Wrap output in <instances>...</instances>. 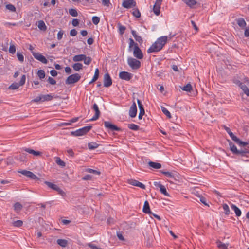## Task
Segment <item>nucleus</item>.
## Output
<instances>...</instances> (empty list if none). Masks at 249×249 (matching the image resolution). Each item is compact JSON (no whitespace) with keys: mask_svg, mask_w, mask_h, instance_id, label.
Listing matches in <instances>:
<instances>
[{"mask_svg":"<svg viewBox=\"0 0 249 249\" xmlns=\"http://www.w3.org/2000/svg\"><path fill=\"white\" fill-rule=\"evenodd\" d=\"M167 40L168 37L167 36L160 37L147 50V53H150L160 51L167 43Z\"/></svg>","mask_w":249,"mask_h":249,"instance_id":"f257e3e1","label":"nucleus"},{"mask_svg":"<svg viewBox=\"0 0 249 249\" xmlns=\"http://www.w3.org/2000/svg\"><path fill=\"white\" fill-rule=\"evenodd\" d=\"M231 151L233 154L236 155H240L242 157H247V154H249V150L245 148L244 149L238 150L236 146L231 141L228 140Z\"/></svg>","mask_w":249,"mask_h":249,"instance_id":"f03ea898","label":"nucleus"},{"mask_svg":"<svg viewBox=\"0 0 249 249\" xmlns=\"http://www.w3.org/2000/svg\"><path fill=\"white\" fill-rule=\"evenodd\" d=\"M92 128V126H87L83 127L81 128L76 130L74 131H72L71 134L74 136H80L85 135L88 132H89Z\"/></svg>","mask_w":249,"mask_h":249,"instance_id":"7ed1b4c3","label":"nucleus"},{"mask_svg":"<svg viewBox=\"0 0 249 249\" xmlns=\"http://www.w3.org/2000/svg\"><path fill=\"white\" fill-rule=\"evenodd\" d=\"M127 63L129 66L133 70H137L141 67L140 61L132 57L128 58Z\"/></svg>","mask_w":249,"mask_h":249,"instance_id":"20e7f679","label":"nucleus"},{"mask_svg":"<svg viewBox=\"0 0 249 249\" xmlns=\"http://www.w3.org/2000/svg\"><path fill=\"white\" fill-rule=\"evenodd\" d=\"M81 78V76L78 73H75L69 76L66 81L65 83L67 85H70L77 82Z\"/></svg>","mask_w":249,"mask_h":249,"instance_id":"39448f33","label":"nucleus"},{"mask_svg":"<svg viewBox=\"0 0 249 249\" xmlns=\"http://www.w3.org/2000/svg\"><path fill=\"white\" fill-rule=\"evenodd\" d=\"M25 80H26L25 75H23L21 76V79H20L19 83H17V82L13 83L11 85H10L9 86L8 89H11V90L17 89L18 88H19V87L20 86H23V85H24V84L25 83Z\"/></svg>","mask_w":249,"mask_h":249,"instance_id":"423d86ee","label":"nucleus"},{"mask_svg":"<svg viewBox=\"0 0 249 249\" xmlns=\"http://www.w3.org/2000/svg\"><path fill=\"white\" fill-rule=\"evenodd\" d=\"M19 173H21L23 175L26 176L30 178L33 179V180H40V178H38L35 174H34L33 172L26 170H23L18 171Z\"/></svg>","mask_w":249,"mask_h":249,"instance_id":"0eeeda50","label":"nucleus"},{"mask_svg":"<svg viewBox=\"0 0 249 249\" xmlns=\"http://www.w3.org/2000/svg\"><path fill=\"white\" fill-rule=\"evenodd\" d=\"M104 125L105 127L108 130V131H121V129L120 127H118L117 126L111 123L110 122L108 121H105Z\"/></svg>","mask_w":249,"mask_h":249,"instance_id":"6e6552de","label":"nucleus"},{"mask_svg":"<svg viewBox=\"0 0 249 249\" xmlns=\"http://www.w3.org/2000/svg\"><path fill=\"white\" fill-rule=\"evenodd\" d=\"M133 55L135 57L139 59H142L143 57V53L141 50L138 47L137 44L135 45L133 51Z\"/></svg>","mask_w":249,"mask_h":249,"instance_id":"1a4fd4ad","label":"nucleus"},{"mask_svg":"<svg viewBox=\"0 0 249 249\" xmlns=\"http://www.w3.org/2000/svg\"><path fill=\"white\" fill-rule=\"evenodd\" d=\"M119 78L125 81H129L133 76V74L127 71H121L119 74Z\"/></svg>","mask_w":249,"mask_h":249,"instance_id":"9d476101","label":"nucleus"},{"mask_svg":"<svg viewBox=\"0 0 249 249\" xmlns=\"http://www.w3.org/2000/svg\"><path fill=\"white\" fill-rule=\"evenodd\" d=\"M112 84V79L108 73H106L104 75V86L109 87Z\"/></svg>","mask_w":249,"mask_h":249,"instance_id":"9b49d317","label":"nucleus"},{"mask_svg":"<svg viewBox=\"0 0 249 249\" xmlns=\"http://www.w3.org/2000/svg\"><path fill=\"white\" fill-rule=\"evenodd\" d=\"M92 109L95 111V113L93 117L89 120L90 121H93L97 120L100 115V111L99 109L98 106L96 103L93 104Z\"/></svg>","mask_w":249,"mask_h":249,"instance_id":"f8f14e48","label":"nucleus"},{"mask_svg":"<svg viewBox=\"0 0 249 249\" xmlns=\"http://www.w3.org/2000/svg\"><path fill=\"white\" fill-rule=\"evenodd\" d=\"M33 55L35 59L36 60L39 61L41 63L46 64L48 63V60L47 59L42 55V54H40L38 53H33Z\"/></svg>","mask_w":249,"mask_h":249,"instance_id":"ddd939ff","label":"nucleus"},{"mask_svg":"<svg viewBox=\"0 0 249 249\" xmlns=\"http://www.w3.org/2000/svg\"><path fill=\"white\" fill-rule=\"evenodd\" d=\"M136 5V2L134 0H124L122 3V6L125 8H130L131 7H134Z\"/></svg>","mask_w":249,"mask_h":249,"instance_id":"4468645a","label":"nucleus"},{"mask_svg":"<svg viewBox=\"0 0 249 249\" xmlns=\"http://www.w3.org/2000/svg\"><path fill=\"white\" fill-rule=\"evenodd\" d=\"M137 112V108L136 104L135 103V102H133L129 109V116L132 118H134L136 116Z\"/></svg>","mask_w":249,"mask_h":249,"instance_id":"2eb2a0df","label":"nucleus"},{"mask_svg":"<svg viewBox=\"0 0 249 249\" xmlns=\"http://www.w3.org/2000/svg\"><path fill=\"white\" fill-rule=\"evenodd\" d=\"M155 186L159 187L160 188V192L163 194L164 195L167 196H169V194L168 193V192L166 191V189L165 187L162 185L161 184L155 182H154Z\"/></svg>","mask_w":249,"mask_h":249,"instance_id":"dca6fc26","label":"nucleus"},{"mask_svg":"<svg viewBox=\"0 0 249 249\" xmlns=\"http://www.w3.org/2000/svg\"><path fill=\"white\" fill-rule=\"evenodd\" d=\"M239 86L242 89L244 93L248 96H249V86L247 84V83L246 84L245 83L240 82L239 84Z\"/></svg>","mask_w":249,"mask_h":249,"instance_id":"f3484780","label":"nucleus"},{"mask_svg":"<svg viewBox=\"0 0 249 249\" xmlns=\"http://www.w3.org/2000/svg\"><path fill=\"white\" fill-rule=\"evenodd\" d=\"M23 150L29 154H33L35 156H38L41 155V152L35 151L29 148H23Z\"/></svg>","mask_w":249,"mask_h":249,"instance_id":"a211bd4d","label":"nucleus"},{"mask_svg":"<svg viewBox=\"0 0 249 249\" xmlns=\"http://www.w3.org/2000/svg\"><path fill=\"white\" fill-rule=\"evenodd\" d=\"M160 172L171 179L170 182H172L173 180H176V176L173 173L164 171H160Z\"/></svg>","mask_w":249,"mask_h":249,"instance_id":"6ab92c4d","label":"nucleus"},{"mask_svg":"<svg viewBox=\"0 0 249 249\" xmlns=\"http://www.w3.org/2000/svg\"><path fill=\"white\" fill-rule=\"evenodd\" d=\"M142 211L143 212L145 213L152 214V212H151L150 209L149 204L147 201H145L144 202Z\"/></svg>","mask_w":249,"mask_h":249,"instance_id":"aec40b11","label":"nucleus"},{"mask_svg":"<svg viewBox=\"0 0 249 249\" xmlns=\"http://www.w3.org/2000/svg\"><path fill=\"white\" fill-rule=\"evenodd\" d=\"M86 58V55L85 54H78L74 55L73 58L72 60L74 62H79L83 61L84 58Z\"/></svg>","mask_w":249,"mask_h":249,"instance_id":"412c9836","label":"nucleus"},{"mask_svg":"<svg viewBox=\"0 0 249 249\" xmlns=\"http://www.w3.org/2000/svg\"><path fill=\"white\" fill-rule=\"evenodd\" d=\"M238 26L241 28H244L246 26V22L243 18H239L236 19Z\"/></svg>","mask_w":249,"mask_h":249,"instance_id":"4be33fe9","label":"nucleus"},{"mask_svg":"<svg viewBox=\"0 0 249 249\" xmlns=\"http://www.w3.org/2000/svg\"><path fill=\"white\" fill-rule=\"evenodd\" d=\"M231 207V208L234 211L235 214L237 217L241 216L242 213L241 211L235 205L232 204Z\"/></svg>","mask_w":249,"mask_h":249,"instance_id":"5701e85b","label":"nucleus"},{"mask_svg":"<svg viewBox=\"0 0 249 249\" xmlns=\"http://www.w3.org/2000/svg\"><path fill=\"white\" fill-rule=\"evenodd\" d=\"M41 102L49 101L53 99V97L51 94L46 95H40Z\"/></svg>","mask_w":249,"mask_h":249,"instance_id":"b1692460","label":"nucleus"},{"mask_svg":"<svg viewBox=\"0 0 249 249\" xmlns=\"http://www.w3.org/2000/svg\"><path fill=\"white\" fill-rule=\"evenodd\" d=\"M131 34L135 40L139 43H142L143 40L141 36L137 35L136 32L133 30H131Z\"/></svg>","mask_w":249,"mask_h":249,"instance_id":"393cba45","label":"nucleus"},{"mask_svg":"<svg viewBox=\"0 0 249 249\" xmlns=\"http://www.w3.org/2000/svg\"><path fill=\"white\" fill-rule=\"evenodd\" d=\"M183 2L189 7L192 8L196 4L195 0H183Z\"/></svg>","mask_w":249,"mask_h":249,"instance_id":"a878e982","label":"nucleus"},{"mask_svg":"<svg viewBox=\"0 0 249 249\" xmlns=\"http://www.w3.org/2000/svg\"><path fill=\"white\" fill-rule=\"evenodd\" d=\"M148 165L152 168L154 169H160L161 167V165L159 163L149 161Z\"/></svg>","mask_w":249,"mask_h":249,"instance_id":"bb28decb","label":"nucleus"},{"mask_svg":"<svg viewBox=\"0 0 249 249\" xmlns=\"http://www.w3.org/2000/svg\"><path fill=\"white\" fill-rule=\"evenodd\" d=\"M38 28L42 31H45L47 30V26L43 20H39L38 24Z\"/></svg>","mask_w":249,"mask_h":249,"instance_id":"cd10ccee","label":"nucleus"},{"mask_svg":"<svg viewBox=\"0 0 249 249\" xmlns=\"http://www.w3.org/2000/svg\"><path fill=\"white\" fill-rule=\"evenodd\" d=\"M57 243L62 247H66L68 245V241L65 239H59L57 240Z\"/></svg>","mask_w":249,"mask_h":249,"instance_id":"c85d7f7f","label":"nucleus"},{"mask_svg":"<svg viewBox=\"0 0 249 249\" xmlns=\"http://www.w3.org/2000/svg\"><path fill=\"white\" fill-rule=\"evenodd\" d=\"M160 5L156 4L155 2L153 6V12L157 16H158L160 13Z\"/></svg>","mask_w":249,"mask_h":249,"instance_id":"c756f323","label":"nucleus"},{"mask_svg":"<svg viewBox=\"0 0 249 249\" xmlns=\"http://www.w3.org/2000/svg\"><path fill=\"white\" fill-rule=\"evenodd\" d=\"M44 183L47 185L49 188L56 191L57 190V187H58L57 185L53 184L52 182L49 181H45Z\"/></svg>","mask_w":249,"mask_h":249,"instance_id":"7c9ffc66","label":"nucleus"},{"mask_svg":"<svg viewBox=\"0 0 249 249\" xmlns=\"http://www.w3.org/2000/svg\"><path fill=\"white\" fill-rule=\"evenodd\" d=\"M22 208V205L19 202H16L14 204V209L16 212H18L20 211Z\"/></svg>","mask_w":249,"mask_h":249,"instance_id":"2f4dec72","label":"nucleus"},{"mask_svg":"<svg viewBox=\"0 0 249 249\" xmlns=\"http://www.w3.org/2000/svg\"><path fill=\"white\" fill-rule=\"evenodd\" d=\"M99 145L96 142H90L88 143V148L90 150H93L98 147Z\"/></svg>","mask_w":249,"mask_h":249,"instance_id":"473e14b6","label":"nucleus"},{"mask_svg":"<svg viewBox=\"0 0 249 249\" xmlns=\"http://www.w3.org/2000/svg\"><path fill=\"white\" fill-rule=\"evenodd\" d=\"M181 89L182 90L190 92L192 89V87L190 83H188L185 86L181 87Z\"/></svg>","mask_w":249,"mask_h":249,"instance_id":"72a5a7b5","label":"nucleus"},{"mask_svg":"<svg viewBox=\"0 0 249 249\" xmlns=\"http://www.w3.org/2000/svg\"><path fill=\"white\" fill-rule=\"evenodd\" d=\"M72 68L74 70L78 71L82 69L83 65L80 63H76L72 65Z\"/></svg>","mask_w":249,"mask_h":249,"instance_id":"f704fd0d","label":"nucleus"},{"mask_svg":"<svg viewBox=\"0 0 249 249\" xmlns=\"http://www.w3.org/2000/svg\"><path fill=\"white\" fill-rule=\"evenodd\" d=\"M229 135H230V137L231 138V139L234 142H236L237 144H239V143L240 141V140L238 138H237L236 136H235L232 132L230 133Z\"/></svg>","mask_w":249,"mask_h":249,"instance_id":"c9c22d12","label":"nucleus"},{"mask_svg":"<svg viewBox=\"0 0 249 249\" xmlns=\"http://www.w3.org/2000/svg\"><path fill=\"white\" fill-rule=\"evenodd\" d=\"M229 135H230V137L231 138V139L234 142H236L237 144H239V143L240 141V140L238 138H237L236 136H235L232 132L230 133Z\"/></svg>","mask_w":249,"mask_h":249,"instance_id":"e433bc0d","label":"nucleus"},{"mask_svg":"<svg viewBox=\"0 0 249 249\" xmlns=\"http://www.w3.org/2000/svg\"><path fill=\"white\" fill-rule=\"evenodd\" d=\"M229 135H230V137L231 138V139L234 142H236L237 144H239V143L240 141V140L238 138H237L236 136H235L232 132L230 133Z\"/></svg>","mask_w":249,"mask_h":249,"instance_id":"4c0bfd02","label":"nucleus"},{"mask_svg":"<svg viewBox=\"0 0 249 249\" xmlns=\"http://www.w3.org/2000/svg\"><path fill=\"white\" fill-rule=\"evenodd\" d=\"M229 135H230V137L231 138V139L234 142H236L237 144H239V143L240 141V140L238 138H237L236 136H235L232 132L230 133Z\"/></svg>","mask_w":249,"mask_h":249,"instance_id":"58836bf2","label":"nucleus"},{"mask_svg":"<svg viewBox=\"0 0 249 249\" xmlns=\"http://www.w3.org/2000/svg\"><path fill=\"white\" fill-rule=\"evenodd\" d=\"M12 225L13 226L16 227H20L23 225V221L20 220H18L15 221H14L12 223Z\"/></svg>","mask_w":249,"mask_h":249,"instance_id":"ea45409f","label":"nucleus"},{"mask_svg":"<svg viewBox=\"0 0 249 249\" xmlns=\"http://www.w3.org/2000/svg\"><path fill=\"white\" fill-rule=\"evenodd\" d=\"M161 110L162 111V112L165 115H166V116L169 118H171V114L170 113V112L164 107H161Z\"/></svg>","mask_w":249,"mask_h":249,"instance_id":"a19ab883","label":"nucleus"},{"mask_svg":"<svg viewBox=\"0 0 249 249\" xmlns=\"http://www.w3.org/2000/svg\"><path fill=\"white\" fill-rule=\"evenodd\" d=\"M222 207L223 210H224V213L225 214L229 215L230 213V211L228 205L227 204H224L222 205Z\"/></svg>","mask_w":249,"mask_h":249,"instance_id":"79ce46f5","label":"nucleus"},{"mask_svg":"<svg viewBox=\"0 0 249 249\" xmlns=\"http://www.w3.org/2000/svg\"><path fill=\"white\" fill-rule=\"evenodd\" d=\"M6 8L9 10L11 12H15L16 11V7L15 6L12 4H8L6 5Z\"/></svg>","mask_w":249,"mask_h":249,"instance_id":"37998d69","label":"nucleus"},{"mask_svg":"<svg viewBox=\"0 0 249 249\" xmlns=\"http://www.w3.org/2000/svg\"><path fill=\"white\" fill-rule=\"evenodd\" d=\"M55 162L58 165L62 167H64L65 166V163L59 157L56 158Z\"/></svg>","mask_w":249,"mask_h":249,"instance_id":"c03bdc74","label":"nucleus"},{"mask_svg":"<svg viewBox=\"0 0 249 249\" xmlns=\"http://www.w3.org/2000/svg\"><path fill=\"white\" fill-rule=\"evenodd\" d=\"M37 75L40 79L44 78L45 76L44 71L42 70H38L37 72Z\"/></svg>","mask_w":249,"mask_h":249,"instance_id":"a18cd8bd","label":"nucleus"},{"mask_svg":"<svg viewBox=\"0 0 249 249\" xmlns=\"http://www.w3.org/2000/svg\"><path fill=\"white\" fill-rule=\"evenodd\" d=\"M132 15L136 18H140L141 17V13L138 8L134 9Z\"/></svg>","mask_w":249,"mask_h":249,"instance_id":"49530a36","label":"nucleus"},{"mask_svg":"<svg viewBox=\"0 0 249 249\" xmlns=\"http://www.w3.org/2000/svg\"><path fill=\"white\" fill-rule=\"evenodd\" d=\"M69 13L72 17H77L78 15V13H77L76 10L75 9H73V8L70 9L69 10Z\"/></svg>","mask_w":249,"mask_h":249,"instance_id":"de8ad7c7","label":"nucleus"},{"mask_svg":"<svg viewBox=\"0 0 249 249\" xmlns=\"http://www.w3.org/2000/svg\"><path fill=\"white\" fill-rule=\"evenodd\" d=\"M128 127L130 129L133 130H138L139 128V126L134 124H129Z\"/></svg>","mask_w":249,"mask_h":249,"instance_id":"09e8293b","label":"nucleus"},{"mask_svg":"<svg viewBox=\"0 0 249 249\" xmlns=\"http://www.w3.org/2000/svg\"><path fill=\"white\" fill-rule=\"evenodd\" d=\"M119 27V33L121 35L124 34V33L125 32V30L126 29V28L125 26L122 25L120 23H119L118 24Z\"/></svg>","mask_w":249,"mask_h":249,"instance_id":"8fccbe9b","label":"nucleus"},{"mask_svg":"<svg viewBox=\"0 0 249 249\" xmlns=\"http://www.w3.org/2000/svg\"><path fill=\"white\" fill-rule=\"evenodd\" d=\"M217 247L220 249H228L227 246L225 244L222 243L221 242H220V241L217 242Z\"/></svg>","mask_w":249,"mask_h":249,"instance_id":"3c124183","label":"nucleus"},{"mask_svg":"<svg viewBox=\"0 0 249 249\" xmlns=\"http://www.w3.org/2000/svg\"><path fill=\"white\" fill-rule=\"evenodd\" d=\"M83 60H84V63L85 64L89 65L92 61V59L90 57H89V56L87 57L86 56V58H84V59Z\"/></svg>","mask_w":249,"mask_h":249,"instance_id":"603ef678","label":"nucleus"},{"mask_svg":"<svg viewBox=\"0 0 249 249\" xmlns=\"http://www.w3.org/2000/svg\"><path fill=\"white\" fill-rule=\"evenodd\" d=\"M17 56L18 60L20 62H23L24 61V56L21 53L18 52L17 53Z\"/></svg>","mask_w":249,"mask_h":249,"instance_id":"864d4df0","label":"nucleus"},{"mask_svg":"<svg viewBox=\"0 0 249 249\" xmlns=\"http://www.w3.org/2000/svg\"><path fill=\"white\" fill-rule=\"evenodd\" d=\"M92 20L95 25H97L100 22V18L97 16H93L92 18Z\"/></svg>","mask_w":249,"mask_h":249,"instance_id":"5fc2aeb1","label":"nucleus"},{"mask_svg":"<svg viewBox=\"0 0 249 249\" xmlns=\"http://www.w3.org/2000/svg\"><path fill=\"white\" fill-rule=\"evenodd\" d=\"M86 171L89 172V173H93V174H97V175H100V172H99V171H98L97 170L92 169H90V168H88V169H86Z\"/></svg>","mask_w":249,"mask_h":249,"instance_id":"6e6d98bb","label":"nucleus"},{"mask_svg":"<svg viewBox=\"0 0 249 249\" xmlns=\"http://www.w3.org/2000/svg\"><path fill=\"white\" fill-rule=\"evenodd\" d=\"M138 181L136 180H135V179H129L128 180V183L133 186H137V184H138Z\"/></svg>","mask_w":249,"mask_h":249,"instance_id":"4d7b16f0","label":"nucleus"},{"mask_svg":"<svg viewBox=\"0 0 249 249\" xmlns=\"http://www.w3.org/2000/svg\"><path fill=\"white\" fill-rule=\"evenodd\" d=\"M9 53L14 54L16 52V47L14 45H11L9 49Z\"/></svg>","mask_w":249,"mask_h":249,"instance_id":"13d9d810","label":"nucleus"},{"mask_svg":"<svg viewBox=\"0 0 249 249\" xmlns=\"http://www.w3.org/2000/svg\"><path fill=\"white\" fill-rule=\"evenodd\" d=\"M99 70L98 68H96L95 69V73H94V76H93V78H94V80H97L98 77H99Z\"/></svg>","mask_w":249,"mask_h":249,"instance_id":"bf43d9fd","label":"nucleus"},{"mask_svg":"<svg viewBox=\"0 0 249 249\" xmlns=\"http://www.w3.org/2000/svg\"><path fill=\"white\" fill-rule=\"evenodd\" d=\"M56 191L58 192V194L61 195L62 196H66V193L59 187H57Z\"/></svg>","mask_w":249,"mask_h":249,"instance_id":"052dcab7","label":"nucleus"},{"mask_svg":"<svg viewBox=\"0 0 249 249\" xmlns=\"http://www.w3.org/2000/svg\"><path fill=\"white\" fill-rule=\"evenodd\" d=\"M79 23V21L78 19H73L72 20L71 24L74 27L77 26Z\"/></svg>","mask_w":249,"mask_h":249,"instance_id":"680f3d73","label":"nucleus"},{"mask_svg":"<svg viewBox=\"0 0 249 249\" xmlns=\"http://www.w3.org/2000/svg\"><path fill=\"white\" fill-rule=\"evenodd\" d=\"M48 82L51 85H55L56 84V81L52 77H49L48 79Z\"/></svg>","mask_w":249,"mask_h":249,"instance_id":"e2e57ef3","label":"nucleus"},{"mask_svg":"<svg viewBox=\"0 0 249 249\" xmlns=\"http://www.w3.org/2000/svg\"><path fill=\"white\" fill-rule=\"evenodd\" d=\"M145 113L144 109H140V112L138 116V118L139 119H142V116Z\"/></svg>","mask_w":249,"mask_h":249,"instance_id":"0e129e2a","label":"nucleus"},{"mask_svg":"<svg viewBox=\"0 0 249 249\" xmlns=\"http://www.w3.org/2000/svg\"><path fill=\"white\" fill-rule=\"evenodd\" d=\"M199 197L200 198V201L204 204L205 206H209L208 204L206 203V200L205 197H204L202 196H199Z\"/></svg>","mask_w":249,"mask_h":249,"instance_id":"69168bd1","label":"nucleus"},{"mask_svg":"<svg viewBox=\"0 0 249 249\" xmlns=\"http://www.w3.org/2000/svg\"><path fill=\"white\" fill-rule=\"evenodd\" d=\"M84 180H89L92 178V176L88 174L84 176L82 178Z\"/></svg>","mask_w":249,"mask_h":249,"instance_id":"338daca9","label":"nucleus"},{"mask_svg":"<svg viewBox=\"0 0 249 249\" xmlns=\"http://www.w3.org/2000/svg\"><path fill=\"white\" fill-rule=\"evenodd\" d=\"M102 4L105 6L109 7L110 4V0H102Z\"/></svg>","mask_w":249,"mask_h":249,"instance_id":"774afa93","label":"nucleus"}]
</instances>
